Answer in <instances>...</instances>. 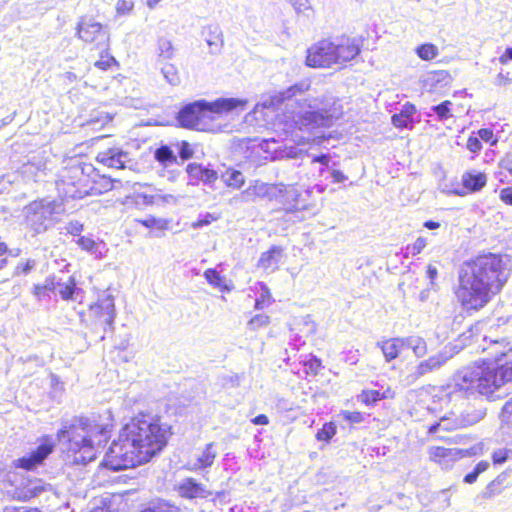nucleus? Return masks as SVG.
Returning a JSON list of instances; mask_svg holds the SVG:
<instances>
[{
	"mask_svg": "<svg viewBox=\"0 0 512 512\" xmlns=\"http://www.w3.org/2000/svg\"><path fill=\"white\" fill-rule=\"evenodd\" d=\"M77 36L97 49H108L110 34L107 27L92 18H81L77 24Z\"/></svg>",
	"mask_w": 512,
	"mask_h": 512,
	"instance_id": "obj_11",
	"label": "nucleus"
},
{
	"mask_svg": "<svg viewBox=\"0 0 512 512\" xmlns=\"http://www.w3.org/2000/svg\"><path fill=\"white\" fill-rule=\"evenodd\" d=\"M448 360V356L444 353H438L431 356L427 360L421 361L417 366L411 370L405 377V382L408 385L414 384L419 378L424 375L440 369Z\"/></svg>",
	"mask_w": 512,
	"mask_h": 512,
	"instance_id": "obj_15",
	"label": "nucleus"
},
{
	"mask_svg": "<svg viewBox=\"0 0 512 512\" xmlns=\"http://www.w3.org/2000/svg\"><path fill=\"white\" fill-rule=\"evenodd\" d=\"M63 212L64 207L61 202L48 198L35 200L24 208L26 224L35 233L47 231Z\"/></svg>",
	"mask_w": 512,
	"mask_h": 512,
	"instance_id": "obj_8",
	"label": "nucleus"
},
{
	"mask_svg": "<svg viewBox=\"0 0 512 512\" xmlns=\"http://www.w3.org/2000/svg\"><path fill=\"white\" fill-rule=\"evenodd\" d=\"M178 153L182 160H188L193 156V149L187 141H182L179 144Z\"/></svg>",
	"mask_w": 512,
	"mask_h": 512,
	"instance_id": "obj_56",
	"label": "nucleus"
},
{
	"mask_svg": "<svg viewBox=\"0 0 512 512\" xmlns=\"http://www.w3.org/2000/svg\"><path fill=\"white\" fill-rule=\"evenodd\" d=\"M139 222L145 226L146 228H156L159 230L167 229L168 221L162 218L148 217L143 220H139Z\"/></svg>",
	"mask_w": 512,
	"mask_h": 512,
	"instance_id": "obj_46",
	"label": "nucleus"
},
{
	"mask_svg": "<svg viewBox=\"0 0 512 512\" xmlns=\"http://www.w3.org/2000/svg\"><path fill=\"white\" fill-rule=\"evenodd\" d=\"M217 454L216 444L214 442L207 443L187 462V469L198 471L210 468L214 464Z\"/></svg>",
	"mask_w": 512,
	"mask_h": 512,
	"instance_id": "obj_17",
	"label": "nucleus"
},
{
	"mask_svg": "<svg viewBox=\"0 0 512 512\" xmlns=\"http://www.w3.org/2000/svg\"><path fill=\"white\" fill-rule=\"evenodd\" d=\"M501 419L504 423L512 424V398L502 407Z\"/></svg>",
	"mask_w": 512,
	"mask_h": 512,
	"instance_id": "obj_57",
	"label": "nucleus"
},
{
	"mask_svg": "<svg viewBox=\"0 0 512 512\" xmlns=\"http://www.w3.org/2000/svg\"><path fill=\"white\" fill-rule=\"evenodd\" d=\"M141 512H176L175 507L163 500L150 502Z\"/></svg>",
	"mask_w": 512,
	"mask_h": 512,
	"instance_id": "obj_39",
	"label": "nucleus"
},
{
	"mask_svg": "<svg viewBox=\"0 0 512 512\" xmlns=\"http://www.w3.org/2000/svg\"><path fill=\"white\" fill-rule=\"evenodd\" d=\"M305 106L308 110L299 113L295 121L300 129L329 128L343 114L340 101L331 95L305 99Z\"/></svg>",
	"mask_w": 512,
	"mask_h": 512,
	"instance_id": "obj_7",
	"label": "nucleus"
},
{
	"mask_svg": "<svg viewBox=\"0 0 512 512\" xmlns=\"http://www.w3.org/2000/svg\"><path fill=\"white\" fill-rule=\"evenodd\" d=\"M451 105L452 103L447 100L438 105L433 106L431 109L436 113L440 121H444L452 117V114L450 113Z\"/></svg>",
	"mask_w": 512,
	"mask_h": 512,
	"instance_id": "obj_45",
	"label": "nucleus"
},
{
	"mask_svg": "<svg viewBox=\"0 0 512 512\" xmlns=\"http://www.w3.org/2000/svg\"><path fill=\"white\" fill-rule=\"evenodd\" d=\"M438 48L432 43H425L416 48V54L425 61L432 60L438 56Z\"/></svg>",
	"mask_w": 512,
	"mask_h": 512,
	"instance_id": "obj_33",
	"label": "nucleus"
},
{
	"mask_svg": "<svg viewBox=\"0 0 512 512\" xmlns=\"http://www.w3.org/2000/svg\"><path fill=\"white\" fill-rule=\"evenodd\" d=\"M451 81L452 77L448 71L438 70L427 74L425 85L429 87L430 90L436 91L438 89L449 86Z\"/></svg>",
	"mask_w": 512,
	"mask_h": 512,
	"instance_id": "obj_24",
	"label": "nucleus"
},
{
	"mask_svg": "<svg viewBox=\"0 0 512 512\" xmlns=\"http://www.w3.org/2000/svg\"><path fill=\"white\" fill-rule=\"evenodd\" d=\"M75 291V281L73 278H69L68 282L57 281V287L55 294H59L62 299L69 300L72 298Z\"/></svg>",
	"mask_w": 512,
	"mask_h": 512,
	"instance_id": "obj_34",
	"label": "nucleus"
},
{
	"mask_svg": "<svg viewBox=\"0 0 512 512\" xmlns=\"http://www.w3.org/2000/svg\"><path fill=\"white\" fill-rule=\"evenodd\" d=\"M387 397L386 392L380 393L377 390H364L360 395H358V400L366 405H371L380 399Z\"/></svg>",
	"mask_w": 512,
	"mask_h": 512,
	"instance_id": "obj_36",
	"label": "nucleus"
},
{
	"mask_svg": "<svg viewBox=\"0 0 512 512\" xmlns=\"http://www.w3.org/2000/svg\"><path fill=\"white\" fill-rule=\"evenodd\" d=\"M245 104V100L236 98H219L213 102L197 100L184 105L179 110L177 121L181 127L207 131L211 128L215 114L230 112Z\"/></svg>",
	"mask_w": 512,
	"mask_h": 512,
	"instance_id": "obj_6",
	"label": "nucleus"
},
{
	"mask_svg": "<svg viewBox=\"0 0 512 512\" xmlns=\"http://www.w3.org/2000/svg\"><path fill=\"white\" fill-rule=\"evenodd\" d=\"M224 181L229 187L240 188L244 184V175L238 170L227 172L224 175Z\"/></svg>",
	"mask_w": 512,
	"mask_h": 512,
	"instance_id": "obj_38",
	"label": "nucleus"
},
{
	"mask_svg": "<svg viewBox=\"0 0 512 512\" xmlns=\"http://www.w3.org/2000/svg\"><path fill=\"white\" fill-rule=\"evenodd\" d=\"M500 166L512 175V153H507L501 160Z\"/></svg>",
	"mask_w": 512,
	"mask_h": 512,
	"instance_id": "obj_64",
	"label": "nucleus"
},
{
	"mask_svg": "<svg viewBox=\"0 0 512 512\" xmlns=\"http://www.w3.org/2000/svg\"><path fill=\"white\" fill-rule=\"evenodd\" d=\"M451 454L450 448H444V447H430L428 450L429 459L436 463H443V459L445 458V455L447 456Z\"/></svg>",
	"mask_w": 512,
	"mask_h": 512,
	"instance_id": "obj_44",
	"label": "nucleus"
},
{
	"mask_svg": "<svg viewBox=\"0 0 512 512\" xmlns=\"http://www.w3.org/2000/svg\"><path fill=\"white\" fill-rule=\"evenodd\" d=\"M461 459L464 457H471L476 455H482L484 453V443L479 442L469 449H460Z\"/></svg>",
	"mask_w": 512,
	"mask_h": 512,
	"instance_id": "obj_50",
	"label": "nucleus"
},
{
	"mask_svg": "<svg viewBox=\"0 0 512 512\" xmlns=\"http://www.w3.org/2000/svg\"><path fill=\"white\" fill-rule=\"evenodd\" d=\"M111 426L103 422L101 416L74 417L62 422L57 438L59 442L67 444L73 463L86 465L95 460L108 442Z\"/></svg>",
	"mask_w": 512,
	"mask_h": 512,
	"instance_id": "obj_4",
	"label": "nucleus"
},
{
	"mask_svg": "<svg viewBox=\"0 0 512 512\" xmlns=\"http://www.w3.org/2000/svg\"><path fill=\"white\" fill-rule=\"evenodd\" d=\"M161 73L165 80L173 86H176L180 83V76L178 69L173 64L167 63L161 67Z\"/></svg>",
	"mask_w": 512,
	"mask_h": 512,
	"instance_id": "obj_35",
	"label": "nucleus"
},
{
	"mask_svg": "<svg viewBox=\"0 0 512 512\" xmlns=\"http://www.w3.org/2000/svg\"><path fill=\"white\" fill-rule=\"evenodd\" d=\"M216 219L217 218L215 216H213L210 213H207L202 218H199L196 222H194L192 224V227L195 228V229L196 228H201V227H204V226H207V225L211 224Z\"/></svg>",
	"mask_w": 512,
	"mask_h": 512,
	"instance_id": "obj_59",
	"label": "nucleus"
},
{
	"mask_svg": "<svg viewBox=\"0 0 512 512\" xmlns=\"http://www.w3.org/2000/svg\"><path fill=\"white\" fill-rule=\"evenodd\" d=\"M186 171L191 180L201 181L207 185L213 184L218 178L215 170L209 169L202 164L190 163L187 165Z\"/></svg>",
	"mask_w": 512,
	"mask_h": 512,
	"instance_id": "obj_20",
	"label": "nucleus"
},
{
	"mask_svg": "<svg viewBox=\"0 0 512 512\" xmlns=\"http://www.w3.org/2000/svg\"><path fill=\"white\" fill-rule=\"evenodd\" d=\"M170 427L159 419L141 415L122 429L106 452L104 466L113 471L124 470L148 462L168 442Z\"/></svg>",
	"mask_w": 512,
	"mask_h": 512,
	"instance_id": "obj_1",
	"label": "nucleus"
},
{
	"mask_svg": "<svg viewBox=\"0 0 512 512\" xmlns=\"http://www.w3.org/2000/svg\"><path fill=\"white\" fill-rule=\"evenodd\" d=\"M489 468V462L487 461H480L474 468V470L470 473H468L465 477H464V482L465 483H468V484H472L474 483L478 476L483 473L484 471H486L487 469Z\"/></svg>",
	"mask_w": 512,
	"mask_h": 512,
	"instance_id": "obj_43",
	"label": "nucleus"
},
{
	"mask_svg": "<svg viewBox=\"0 0 512 512\" xmlns=\"http://www.w3.org/2000/svg\"><path fill=\"white\" fill-rule=\"evenodd\" d=\"M332 54L335 58L334 64H344L354 59L360 53V45L356 39L349 37H338L331 40Z\"/></svg>",
	"mask_w": 512,
	"mask_h": 512,
	"instance_id": "obj_14",
	"label": "nucleus"
},
{
	"mask_svg": "<svg viewBox=\"0 0 512 512\" xmlns=\"http://www.w3.org/2000/svg\"><path fill=\"white\" fill-rule=\"evenodd\" d=\"M90 310L95 317V325L103 327L104 333L113 331L116 311L114 299L111 295L99 298L97 303L91 306Z\"/></svg>",
	"mask_w": 512,
	"mask_h": 512,
	"instance_id": "obj_13",
	"label": "nucleus"
},
{
	"mask_svg": "<svg viewBox=\"0 0 512 512\" xmlns=\"http://www.w3.org/2000/svg\"><path fill=\"white\" fill-rule=\"evenodd\" d=\"M467 149L473 153H477L482 149V143L477 137H469L467 141Z\"/></svg>",
	"mask_w": 512,
	"mask_h": 512,
	"instance_id": "obj_60",
	"label": "nucleus"
},
{
	"mask_svg": "<svg viewBox=\"0 0 512 512\" xmlns=\"http://www.w3.org/2000/svg\"><path fill=\"white\" fill-rule=\"evenodd\" d=\"M427 240L423 237H418L416 241L409 246L407 249L413 255H417L422 252V250L426 247Z\"/></svg>",
	"mask_w": 512,
	"mask_h": 512,
	"instance_id": "obj_55",
	"label": "nucleus"
},
{
	"mask_svg": "<svg viewBox=\"0 0 512 512\" xmlns=\"http://www.w3.org/2000/svg\"><path fill=\"white\" fill-rule=\"evenodd\" d=\"M76 242L81 249L91 253L92 255H95L96 257L103 256V248L105 246L103 242H97L90 236H80Z\"/></svg>",
	"mask_w": 512,
	"mask_h": 512,
	"instance_id": "obj_27",
	"label": "nucleus"
},
{
	"mask_svg": "<svg viewBox=\"0 0 512 512\" xmlns=\"http://www.w3.org/2000/svg\"><path fill=\"white\" fill-rule=\"evenodd\" d=\"M269 323L270 317L268 315L257 314L248 321L247 326L250 330L255 331L259 328L268 326Z\"/></svg>",
	"mask_w": 512,
	"mask_h": 512,
	"instance_id": "obj_42",
	"label": "nucleus"
},
{
	"mask_svg": "<svg viewBox=\"0 0 512 512\" xmlns=\"http://www.w3.org/2000/svg\"><path fill=\"white\" fill-rule=\"evenodd\" d=\"M341 415L349 423L358 424L364 420V416L358 411H342Z\"/></svg>",
	"mask_w": 512,
	"mask_h": 512,
	"instance_id": "obj_53",
	"label": "nucleus"
},
{
	"mask_svg": "<svg viewBox=\"0 0 512 512\" xmlns=\"http://www.w3.org/2000/svg\"><path fill=\"white\" fill-rule=\"evenodd\" d=\"M155 159L162 164H172L176 162V156L171 148L167 145H162L155 151Z\"/></svg>",
	"mask_w": 512,
	"mask_h": 512,
	"instance_id": "obj_31",
	"label": "nucleus"
},
{
	"mask_svg": "<svg viewBox=\"0 0 512 512\" xmlns=\"http://www.w3.org/2000/svg\"><path fill=\"white\" fill-rule=\"evenodd\" d=\"M401 338L403 340L404 348L411 349L416 357L421 358L427 354V343L424 338L417 335Z\"/></svg>",
	"mask_w": 512,
	"mask_h": 512,
	"instance_id": "obj_26",
	"label": "nucleus"
},
{
	"mask_svg": "<svg viewBox=\"0 0 512 512\" xmlns=\"http://www.w3.org/2000/svg\"><path fill=\"white\" fill-rule=\"evenodd\" d=\"M331 161V157L328 154H321L319 156H315L312 159L313 163H320L323 167L319 169V175L322 176L324 172L329 168V163Z\"/></svg>",
	"mask_w": 512,
	"mask_h": 512,
	"instance_id": "obj_54",
	"label": "nucleus"
},
{
	"mask_svg": "<svg viewBox=\"0 0 512 512\" xmlns=\"http://www.w3.org/2000/svg\"><path fill=\"white\" fill-rule=\"evenodd\" d=\"M510 272V261L501 254H482L465 262L455 290L458 302L466 311L482 309L502 290Z\"/></svg>",
	"mask_w": 512,
	"mask_h": 512,
	"instance_id": "obj_2",
	"label": "nucleus"
},
{
	"mask_svg": "<svg viewBox=\"0 0 512 512\" xmlns=\"http://www.w3.org/2000/svg\"><path fill=\"white\" fill-rule=\"evenodd\" d=\"M51 485H46L42 481L30 483L24 490L23 498L25 500L39 496L41 493L51 490Z\"/></svg>",
	"mask_w": 512,
	"mask_h": 512,
	"instance_id": "obj_29",
	"label": "nucleus"
},
{
	"mask_svg": "<svg viewBox=\"0 0 512 512\" xmlns=\"http://www.w3.org/2000/svg\"><path fill=\"white\" fill-rule=\"evenodd\" d=\"M330 39H323L307 50L306 65L312 68H329L335 63Z\"/></svg>",
	"mask_w": 512,
	"mask_h": 512,
	"instance_id": "obj_12",
	"label": "nucleus"
},
{
	"mask_svg": "<svg viewBox=\"0 0 512 512\" xmlns=\"http://www.w3.org/2000/svg\"><path fill=\"white\" fill-rule=\"evenodd\" d=\"M204 277L214 287L220 288L221 290H228L227 286L223 285V279L216 270L207 269L204 272Z\"/></svg>",
	"mask_w": 512,
	"mask_h": 512,
	"instance_id": "obj_40",
	"label": "nucleus"
},
{
	"mask_svg": "<svg viewBox=\"0 0 512 512\" xmlns=\"http://www.w3.org/2000/svg\"><path fill=\"white\" fill-rule=\"evenodd\" d=\"M329 173L333 183H343L348 179V177L342 171L337 169H331Z\"/></svg>",
	"mask_w": 512,
	"mask_h": 512,
	"instance_id": "obj_62",
	"label": "nucleus"
},
{
	"mask_svg": "<svg viewBox=\"0 0 512 512\" xmlns=\"http://www.w3.org/2000/svg\"><path fill=\"white\" fill-rule=\"evenodd\" d=\"M158 57L168 60L174 55V48L170 40L166 38H160L158 40Z\"/></svg>",
	"mask_w": 512,
	"mask_h": 512,
	"instance_id": "obj_37",
	"label": "nucleus"
},
{
	"mask_svg": "<svg viewBox=\"0 0 512 512\" xmlns=\"http://www.w3.org/2000/svg\"><path fill=\"white\" fill-rule=\"evenodd\" d=\"M392 124L397 128H412L413 120L412 118H407L405 115L401 113L394 114L391 118Z\"/></svg>",
	"mask_w": 512,
	"mask_h": 512,
	"instance_id": "obj_49",
	"label": "nucleus"
},
{
	"mask_svg": "<svg viewBox=\"0 0 512 512\" xmlns=\"http://www.w3.org/2000/svg\"><path fill=\"white\" fill-rule=\"evenodd\" d=\"M451 454L449 456L445 455V458L443 459V463H439L442 467L448 468L452 465L455 461L461 459V451L457 448H450Z\"/></svg>",
	"mask_w": 512,
	"mask_h": 512,
	"instance_id": "obj_52",
	"label": "nucleus"
},
{
	"mask_svg": "<svg viewBox=\"0 0 512 512\" xmlns=\"http://www.w3.org/2000/svg\"><path fill=\"white\" fill-rule=\"evenodd\" d=\"M127 199H130V197H128ZM131 199L133 200V202L136 205L158 204L157 194L149 195V194H145V193H136L134 196L131 197Z\"/></svg>",
	"mask_w": 512,
	"mask_h": 512,
	"instance_id": "obj_48",
	"label": "nucleus"
},
{
	"mask_svg": "<svg viewBox=\"0 0 512 512\" xmlns=\"http://www.w3.org/2000/svg\"><path fill=\"white\" fill-rule=\"evenodd\" d=\"M96 160L103 165L121 169L130 161L129 154L121 148L112 147L98 153Z\"/></svg>",
	"mask_w": 512,
	"mask_h": 512,
	"instance_id": "obj_18",
	"label": "nucleus"
},
{
	"mask_svg": "<svg viewBox=\"0 0 512 512\" xmlns=\"http://www.w3.org/2000/svg\"><path fill=\"white\" fill-rule=\"evenodd\" d=\"M386 362L396 359L399 354L405 349L401 337L390 338L382 342H378Z\"/></svg>",
	"mask_w": 512,
	"mask_h": 512,
	"instance_id": "obj_23",
	"label": "nucleus"
},
{
	"mask_svg": "<svg viewBox=\"0 0 512 512\" xmlns=\"http://www.w3.org/2000/svg\"><path fill=\"white\" fill-rule=\"evenodd\" d=\"M203 35L205 41L209 46L211 54H219L223 47V35L220 27L217 24H210L204 27Z\"/></svg>",
	"mask_w": 512,
	"mask_h": 512,
	"instance_id": "obj_21",
	"label": "nucleus"
},
{
	"mask_svg": "<svg viewBox=\"0 0 512 512\" xmlns=\"http://www.w3.org/2000/svg\"><path fill=\"white\" fill-rule=\"evenodd\" d=\"M487 182V177L484 173L466 172L462 176V184L465 189L477 192L481 190Z\"/></svg>",
	"mask_w": 512,
	"mask_h": 512,
	"instance_id": "obj_25",
	"label": "nucleus"
},
{
	"mask_svg": "<svg viewBox=\"0 0 512 512\" xmlns=\"http://www.w3.org/2000/svg\"><path fill=\"white\" fill-rule=\"evenodd\" d=\"M336 434V426L334 423H325L323 427L318 430L316 438L319 441L328 442Z\"/></svg>",
	"mask_w": 512,
	"mask_h": 512,
	"instance_id": "obj_41",
	"label": "nucleus"
},
{
	"mask_svg": "<svg viewBox=\"0 0 512 512\" xmlns=\"http://www.w3.org/2000/svg\"><path fill=\"white\" fill-rule=\"evenodd\" d=\"M116 63V59L107 52V49H104L100 55V59L95 62V67L101 70H108L112 65H115Z\"/></svg>",
	"mask_w": 512,
	"mask_h": 512,
	"instance_id": "obj_47",
	"label": "nucleus"
},
{
	"mask_svg": "<svg viewBox=\"0 0 512 512\" xmlns=\"http://www.w3.org/2000/svg\"><path fill=\"white\" fill-rule=\"evenodd\" d=\"M34 266H35V261L29 259L25 263L18 264L15 268L14 274L15 275H21V274L26 275L32 270V268Z\"/></svg>",
	"mask_w": 512,
	"mask_h": 512,
	"instance_id": "obj_58",
	"label": "nucleus"
},
{
	"mask_svg": "<svg viewBox=\"0 0 512 512\" xmlns=\"http://www.w3.org/2000/svg\"><path fill=\"white\" fill-rule=\"evenodd\" d=\"M485 415V410L474 408L466 409L459 416L451 412L450 416H443L438 422L432 424L428 428V433L436 434L439 430L451 431L466 428L480 422Z\"/></svg>",
	"mask_w": 512,
	"mask_h": 512,
	"instance_id": "obj_9",
	"label": "nucleus"
},
{
	"mask_svg": "<svg viewBox=\"0 0 512 512\" xmlns=\"http://www.w3.org/2000/svg\"><path fill=\"white\" fill-rule=\"evenodd\" d=\"M305 367H306L307 373L316 375L321 368V360L319 358H317L316 356H311L310 359H308L305 362Z\"/></svg>",
	"mask_w": 512,
	"mask_h": 512,
	"instance_id": "obj_51",
	"label": "nucleus"
},
{
	"mask_svg": "<svg viewBox=\"0 0 512 512\" xmlns=\"http://www.w3.org/2000/svg\"><path fill=\"white\" fill-rule=\"evenodd\" d=\"M112 121V117L106 112H100L91 117L84 125L92 130H99Z\"/></svg>",
	"mask_w": 512,
	"mask_h": 512,
	"instance_id": "obj_32",
	"label": "nucleus"
},
{
	"mask_svg": "<svg viewBox=\"0 0 512 512\" xmlns=\"http://www.w3.org/2000/svg\"><path fill=\"white\" fill-rule=\"evenodd\" d=\"M91 165H73L63 170L60 179L56 182L59 195L67 199H82L88 195H99L114 187V181L102 177L100 182L91 179Z\"/></svg>",
	"mask_w": 512,
	"mask_h": 512,
	"instance_id": "obj_5",
	"label": "nucleus"
},
{
	"mask_svg": "<svg viewBox=\"0 0 512 512\" xmlns=\"http://www.w3.org/2000/svg\"><path fill=\"white\" fill-rule=\"evenodd\" d=\"M283 257V249L280 246H272L263 252L258 260V267L264 270H276Z\"/></svg>",
	"mask_w": 512,
	"mask_h": 512,
	"instance_id": "obj_22",
	"label": "nucleus"
},
{
	"mask_svg": "<svg viewBox=\"0 0 512 512\" xmlns=\"http://www.w3.org/2000/svg\"><path fill=\"white\" fill-rule=\"evenodd\" d=\"M260 285V295L255 301V309L262 310L265 307H268L272 304V295L270 289L265 283H259Z\"/></svg>",
	"mask_w": 512,
	"mask_h": 512,
	"instance_id": "obj_30",
	"label": "nucleus"
},
{
	"mask_svg": "<svg viewBox=\"0 0 512 512\" xmlns=\"http://www.w3.org/2000/svg\"><path fill=\"white\" fill-rule=\"evenodd\" d=\"M511 382V365L476 364L458 370L435 397L447 402L468 399L476 395L496 400L509 394Z\"/></svg>",
	"mask_w": 512,
	"mask_h": 512,
	"instance_id": "obj_3",
	"label": "nucleus"
},
{
	"mask_svg": "<svg viewBox=\"0 0 512 512\" xmlns=\"http://www.w3.org/2000/svg\"><path fill=\"white\" fill-rule=\"evenodd\" d=\"M310 86H311V84L307 80L296 83V84L290 86L289 88H287L286 90H284L283 92H281V98H282V100L292 99V98L308 91Z\"/></svg>",
	"mask_w": 512,
	"mask_h": 512,
	"instance_id": "obj_28",
	"label": "nucleus"
},
{
	"mask_svg": "<svg viewBox=\"0 0 512 512\" xmlns=\"http://www.w3.org/2000/svg\"><path fill=\"white\" fill-rule=\"evenodd\" d=\"M287 196L296 200L299 193L293 187L288 188L284 184L270 185L256 181L241 193V198L245 202L255 201L257 198H267L268 200L277 199L279 196Z\"/></svg>",
	"mask_w": 512,
	"mask_h": 512,
	"instance_id": "obj_10",
	"label": "nucleus"
},
{
	"mask_svg": "<svg viewBox=\"0 0 512 512\" xmlns=\"http://www.w3.org/2000/svg\"><path fill=\"white\" fill-rule=\"evenodd\" d=\"M180 496L187 499L206 498L211 493L206 487L197 482L194 478H185L178 485Z\"/></svg>",
	"mask_w": 512,
	"mask_h": 512,
	"instance_id": "obj_19",
	"label": "nucleus"
},
{
	"mask_svg": "<svg viewBox=\"0 0 512 512\" xmlns=\"http://www.w3.org/2000/svg\"><path fill=\"white\" fill-rule=\"evenodd\" d=\"M494 464H503L508 459V451L505 449H499L492 455Z\"/></svg>",
	"mask_w": 512,
	"mask_h": 512,
	"instance_id": "obj_61",
	"label": "nucleus"
},
{
	"mask_svg": "<svg viewBox=\"0 0 512 512\" xmlns=\"http://www.w3.org/2000/svg\"><path fill=\"white\" fill-rule=\"evenodd\" d=\"M499 197L505 204L512 206V187L501 189Z\"/></svg>",
	"mask_w": 512,
	"mask_h": 512,
	"instance_id": "obj_63",
	"label": "nucleus"
},
{
	"mask_svg": "<svg viewBox=\"0 0 512 512\" xmlns=\"http://www.w3.org/2000/svg\"><path fill=\"white\" fill-rule=\"evenodd\" d=\"M54 444L48 440L39 445L36 450L16 461V467L33 470L43 463V461L52 453Z\"/></svg>",
	"mask_w": 512,
	"mask_h": 512,
	"instance_id": "obj_16",
	"label": "nucleus"
}]
</instances>
